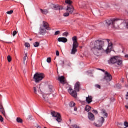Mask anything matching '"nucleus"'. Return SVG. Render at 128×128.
<instances>
[{
    "label": "nucleus",
    "mask_w": 128,
    "mask_h": 128,
    "mask_svg": "<svg viewBox=\"0 0 128 128\" xmlns=\"http://www.w3.org/2000/svg\"><path fill=\"white\" fill-rule=\"evenodd\" d=\"M108 48L104 50V42L100 40L96 41L94 44H91V50L95 56H102V54H109L112 50V43H110L108 40Z\"/></svg>",
    "instance_id": "1"
},
{
    "label": "nucleus",
    "mask_w": 128,
    "mask_h": 128,
    "mask_svg": "<svg viewBox=\"0 0 128 128\" xmlns=\"http://www.w3.org/2000/svg\"><path fill=\"white\" fill-rule=\"evenodd\" d=\"M108 62L109 64H117L119 66H122V60L120 59V58L117 56H114L111 58Z\"/></svg>",
    "instance_id": "2"
},
{
    "label": "nucleus",
    "mask_w": 128,
    "mask_h": 128,
    "mask_svg": "<svg viewBox=\"0 0 128 128\" xmlns=\"http://www.w3.org/2000/svg\"><path fill=\"white\" fill-rule=\"evenodd\" d=\"M74 42L72 48L71 52V54H76L78 52V38L74 36L72 38Z\"/></svg>",
    "instance_id": "3"
},
{
    "label": "nucleus",
    "mask_w": 128,
    "mask_h": 128,
    "mask_svg": "<svg viewBox=\"0 0 128 128\" xmlns=\"http://www.w3.org/2000/svg\"><path fill=\"white\" fill-rule=\"evenodd\" d=\"M44 78V74L36 73L34 77L36 82H40Z\"/></svg>",
    "instance_id": "4"
},
{
    "label": "nucleus",
    "mask_w": 128,
    "mask_h": 128,
    "mask_svg": "<svg viewBox=\"0 0 128 128\" xmlns=\"http://www.w3.org/2000/svg\"><path fill=\"white\" fill-rule=\"evenodd\" d=\"M52 116H53V118H56V120L58 122L59 124L62 122V116L60 113L56 112H52L51 113Z\"/></svg>",
    "instance_id": "5"
},
{
    "label": "nucleus",
    "mask_w": 128,
    "mask_h": 128,
    "mask_svg": "<svg viewBox=\"0 0 128 128\" xmlns=\"http://www.w3.org/2000/svg\"><path fill=\"white\" fill-rule=\"evenodd\" d=\"M112 76L110 74L107 72H105V76L104 78L102 79L101 80L102 82H104V80H106L107 82H112Z\"/></svg>",
    "instance_id": "6"
},
{
    "label": "nucleus",
    "mask_w": 128,
    "mask_h": 128,
    "mask_svg": "<svg viewBox=\"0 0 128 128\" xmlns=\"http://www.w3.org/2000/svg\"><path fill=\"white\" fill-rule=\"evenodd\" d=\"M104 122V117H102L98 120V124L94 123V126H96V128H102Z\"/></svg>",
    "instance_id": "7"
},
{
    "label": "nucleus",
    "mask_w": 128,
    "mask_h": 128,
    "mask_svg": "<svg viewBox=\"0 0 128 128\" xmlns=\"http://www.w3.org/2000/svg\"><path fill=\"white\" fill-rule=\"evenodd\" d=\"M50 8L52 10H64V8L60 6V5H56L52 4H50Z\"/></svg>",
    "instance_id": "8"
},
{
    "label": "nucleus",
    "mask_w": 128,
    "mask_h": 128,
    "mask_svg": "<svg viewBox=\"0 0 128 128\" xmlns=\"http://www.w3.org/2000/svg\"><path fill=\"white\" fill-rule=\"evenodd\" d=\"M116 22H118V20L114 19L111 20H107L105 22L104 26H110V24H112V26L114 27V24H116Z\"/></svg>",
    "instance_id": "9"
},
{
    "label": "nucleus",
    "mask_w": 128,
    "mask_h": 128,
    "mask_svg": "<svg viewBox=\"0 0 128 128\" xmlns=\"http://www.w3.org/2000/svg\"><path fill=\"white\" fill-rule=\"evenodd\" d=\"M68 90L69 94L73 96V98H78V94L76 93V91L74 90L72 88H70Z\"/></svg>",
    "instance_id": "10"
},
{
    "label": "nucleus",
    "mask_w": 128,
    "mask_h": 128,
    "mask_svg": "<svg viewBox=\"0 0 128 128\" xmlns=\"http://www.w3.org/2000/svg\"><path fill=\"white\" fill-rule=\"evenodd\" d=\"M66 10L70 14H72L74 10V8L72 5H69L68 6L67 9Z\"/></svg>",
    "instance_id": "11"
},
{
    "label": "nucleus",
    "mask_w": 128,
    "mask_h": 128,
    "mask_svg": "<svg viewBox=\"0 0 128 128\" xmlns=\"http://www.w3.org/2000/svg\"><path fill=\"white\" fill-rule=\"evenodd\" d=\"M42 27L46 28V30H52V28H50V24H48V23L46 22H43V25Z\"/></svg>",
    "instance_id": "12"
},
{
    "label": "nucleus",
    "mask_w": 128,
    "mask_h": 128,
    "mask_svg": "<svg viewBox=\"0 0 128 128\" xmlns=\"http://www.w3.org/2000/svg\"><path fill=\"white\" fill-rule=\"evenodd\" d=\"M74 90L76 92H80V82H77L74 86Z\"/></svg>",
    "instance_id": "13"
},
{
    "label": "nucleus",
    "mask_w": 128,
    "mask_h": 128,
    "mask_svg": "<svg viewBox=\"0 0 128 128\" xmlns=\"http://www.w3.org/2000/svg\"><path fill=\"white\" fill-rule=\"evenodd\" d=\"M88 116L89 120H91L92 122H94V120H96V118L94 117V114H92V113L89 112L88 114Z\"/></svg>",
    "instance_id": "14"
},
{
    "label": "nucleus",
    "mask_w": 128,
    "mask_h": 128,
    "mask_svg": "<svg viewBox=\"0 0 128 128\" xmlns=\"http://www.w3.org/2000/svg\"><path fill=\"white\" fill-rule=\"evenodd\" d=\"M58 80H60V84H66L65 78L64 76H59Z\"/></svg>",
    "instance_id": "15"
},
{
    "label": "nucleus",
    "mask_w": 128,
    "mask_h": 128,
    "mask_svg": "<svg viewBox=\"0 0 128 128\" xmlns=\"http://www.w3.org/2000/svg\"><path fill=\"white\" fill-rule=\"evenodd\" d=\"M58 42H64V44H66V42H68V40L66 38H58Z\"/></svg>",
    "instance_id": "16"
},
{
    "label": "nucleus",
    "mask_w": 128,
    "mask_h": 128,
    "mask_svg": "<svg viewBox=\"0 0 128 128\" xmlns=\"http://www.w3.org/2000/svg\"><path fill=\"white\" fill-rule=\"evenodd\" d=\"M46 34V29L44 27L41 26L40 28V34Z\"/></svg>",
    "instance_id": "17"
},
{
    "label": "nucleus",
    "mask_w": 128,
    "mask_h": 128,
    "mask_svg": "<svg viewBox=\"0 0 128 128\" xmlns=\"http://www.w3.org/2000/svg\"><path fill=\"white\" fill-rule=\"evenodd\" d=\"M86 102L88 104H91V102H92V96H88V97H86Z\"/></svg>",
    "instance_id": "18"
},
{
    "label": "nucleus",
    "mask_w": 128,
    "mask_h": 128,
    "mask_svg": "<svg viewBox=\"0 0 128 128\" xmlns=\"http://www.w3.org/2000/svg\"><path fill=\"white\" fill-rule=\"evenodd\" d=\"M40 10L42 14H45L46 16L50 12H48V10H42V9H40Z\"/></svg>",
    "instance_id": "19"
},
{
    "label": "nucleus",
    "mask_w": 128,
    "mask_h": 128,
    "mask_svg": "<svg viewBox=\"0 0 128 128\" xmlns=\"http://www.w3.org/2000/svg\"><path fill=\"white\" fill-rule=\"evenodd\" d=\"M54 88V87L52 85L49 86V89L48 90V94H50L52 92V90Z\"/></svg>",
    "instance_id": "20"
},
{
    "label": "nucleus",
    "mask_w": 128,
    "mask_h": 128,
    "mask_svg": "<svg viewBox=\"0 0 128 128\" xmlns=\"http://www.w3.org/2000/svg\"><path fill=\"white\" fill-rule=\"evenodd\" d=\"M0 112L1 114H3V116H4L5 118H6V110H4V108L0 109Z\"/></svg>",
    "instance_id": "21"
},
{
    "label": "nucleus",
    "mask_w": 128,
    "mask_h": 128,
    "mask_svg": "<svg viewBox=\"0 0 128 128\" xmlns=\"http://www.w3.org/2000/svg\"><path fill=\"white\" fill-rule=\"evenodd\" d=\"M91 108H92V107H90L89 106H86V111L88 112H89L90 111Z\"/></svg>",
    "instance_id": "22"
},
{
    "label": "nucleus",
    "mask_w": 128,
    "mask_h": 128,
    "mask_svg": "<svg viewBox=\"0 0 128 128\" xmlns=\"http://www.w3.org/2000/svg\"><path fill=\"white\" fill-rule=\"evenodd\" d=\"M69 106L70 108H74L76 106V103H74V102H72L70 103Z\"/></svg>",
    "instance_id": "23"
},
{
    "label": "nucleus",
    "mask_w": 128,
    "mask_h": 128,
    "mask_svg": "<svg viewBox=\"0 0 128 128\" xmlns=\"http://www.w3.org/2000/svg\"><path fill=\"white\" fill-rule=\"evenodd\" d=\"M66 3L67 4H68V6H72V1H71L70 0H66Z\"/></svg>",
    "instance_id": "24"
},
{
    "label": "nucleus",
    "mask_w": 128,
    "mask_h": 128,
    "mask_svg": "<svg viewBox=\"0 0 128 128\" xmlns=\"http://www.w3.org/2000/svg\"><path fill=\"white\" fill-rule=\"evenodd\" d=\"M17 122H18L19 124H22V120L20 118H18L16 119Z\"/></svg>",
    "instance_id": "25"
},
{
    "label": "nucleus",
    "mask_w": 128,
    "mask_h": 128,
    "mask_svg": "<svg viewBox=\"0 0 128 128\" xmlns=\"http://www.w3.org/2000/svg\"><path fill=\"white\" fill-rule=\"evenodd\" d=\"M26 58H28V53H26L25 54V56L24 58V64H26Z\"/></svg>",
    "instance_id": "26"
},
{
    "label": "nucleus",
    "mask_w": 128,
    "mask_h": 128,
    "mask_svg": "<svg viewBox=\"0 0 128 128\" xmlns=\"http://www.w3.org/2000/svg\"><path fill=\"white\" fill-rule=\"evenodd\" d=\"M43 98H44V100L46 102H48V98H46V96L44 95L43 96Z\"/></svg>",
    "instance_id": "27"
},
{
    "label": "nucleus",
    "mask_w": 128,
    "mask_h": 128,
    "mask_svg": "<svg viewBox=\"0 0 128 128\" xmlns=\"http://www.w3.org/2000/svg\"><path fill=\"white\" fill-rule=\"evenodd\" d=\"M43 98H44V100L46 102H48V98H46V96L44 95L43 96Z\"/></svg>",
    "instance_id": "28"
},
{
    "label": "nucleus",
    "mask_w": 128,
    "mask_h": 128,
    "mask_svg": "<svg viewBox=\"0 0 128 128\" xmlns=\"http://www.w3.org/2000/svg\"><path fill=\"white\" fill-rule=\"evenodd\" d=\"M34 48H38V46H40V42H36L34 44Z\"/></svg>",
    "instance_id": "29"
},
{
    "label": "nucleus",
    "mask_w": 128,
    "mask_h": 128,
    "mask_svg": "<svg viewBox=\"0 0 128 128\" xmlns=\"http://www.w3.org/2000/svg\"><path fill=\"white\" fill-rule=\"evenodd\" d=\"M8 62H11L12 60V56H8Z\"/></svg>",
    "instance_id": "30"
},
{
    "label": "nucleus",
    "mask_w": 128,
    "mask_h": 128,
    "mask_svg": "<svg viewBox=\"0 0 128 128\" xmlns=\"http://www.w3.org/2000/svg\"><path fill=\"white\" fill-rule=\"evenodd\" d=\"M7 14H14V10H11L10 11H8L6 12Z\"/></svg>",
    "instance_id": "31"
},
{
    "label": "nucleus",
    "mask_w": 128,
    "mask_h": 128,
    "mask_svg": "<svg viewBox=\"0 0 128 128\" xmlns=\"http://www.w3.org/2000/svg\"><path fill=\"white\" fill-rule=\"evenodd\" d=\"M64 16L66 18L68 16H70V14L68 12H66L64 14Z\"/></svg>",
    "instance_id": "32"
},
{
    "label": "nucleus",
    "mask_w": 128,
    "mask_h": 128,
    "mask_svg": "<svg viewBox=\"0 0 128 128\" xmlns=\"http://www.w3.org/2000/svg\"><path fill=\"white\" fill-rule=\"evenodd\" d=\"M47 62H48V64H50V62H52V58H48Z\"/></svg>",
    "instance_id": "33"
},
{
    "label": "nucleus",
    "mask_w": 128,
    "mask_h": 128,
    "mask_svg": "<svg viewBox=\"0 0 128 128\" xmlns=\"http://www.w3.org/2000/svg\"><path fill=\"white\" fill-rule=\"evenodd\" d=\"M60 64L64 68V61H60Z\"/></svg>",
    "instance_id": "34"
},
{
    "label": "nucleus",
    "mask_w": 128,
    "mask_h": 128,
    "mask_svg": "<svg viewBox=\"0 0 128 128\" xmlns=\"http://www.w3.org/2000/svg\"><path fill=\"white\" fill-rule=\"evenodd\" d=\"M63 36H68V32H66L62 34Z\"/></svg>",
    "instance_id": "35"
},
{
    "label": "nucleus",
    "mask_w": 128,
    "mask_h": 128,
    "mask_svg": "<svg viewBox=\"0 0 128 128\" xmlns=\"http://www.w3.org/2000/svg\"><path fill=\"white\" fill-rule=\"evenodd\" d=\"M25 46L26 48H30V44L28 43H26L25 44Z\"/></svg>",
    "instance_id": "36"
},
{
    "label": "nucleus",
    "mask_w": 128,
    "mask_h": 128,
    "mask_svg": "<svg viewBox=\"0 0 128 128\" xmlns=\"http://www.w3.org/2000/svg\"><path fill=\"white\" fill-rule=\"evenodd\" d=\"M124 126H126L125 128H128V122H124Z\"/></svg>",
    "instance_id": "37"
},
{
    "label": "nucleus",
    "mask_w": 128,
    "mask_h": 128,
    "mask_svg": "<svg viewBox=\"0 0 128 128\" xmlns=\"http://www.w3.org/2000/svg\"><path fill=\"white\" fill-rule=\"evenodd\" d=\"M16 34H18V32L16 31H14L13 32V36H16Z\"/></svg>",
    "instance_id": "38"
},
{
    "label": "nucleus",
    "mask_w": 128,
    "mask_h": 128,
    "mask_svg": "<svg viewBox=\"0 0 128 128\" xmlns=\"http://www.w3.org/2000/svg\"><path fill=\"white\" fill-rule=\"evenodd\" d=\"M0 121L1 122H4V118L2 116H0Z\"/></svg>",
    "instance_id": "39"
},
{
    "label": "nucleus",
    "mask_w": 128,
    "mask_h": 128,
    "mask_svg": "<svg viewBox=\"0 0 128 128\" xmlns=\"http://www.w3.org/2000/svg\"><path fill=\"white\" fill-rule=\"evenodd\" d=\"M60 34V31H56L55 32L54 36H58V34Z\"/></svg>",
    "instance_id": "40"
},
{
    "label": "nucleus",
    "mask_w": 128,
    "mask_h": 128,
    "mask_svg": "<svg viewBox=\"0 0 128 128\" xmlns=\"http://www.w3.org/2000/svg\"><path fill=\"white\" fill-rule=\"evenodd\" d=\"M34 94H36L38 88H36V87H34Z\"/></svg>",
    "instance_id": "41"
},
{
    "label": "nucleus",
    "mask_w": 128,
    "mask_h": 128,
    "mask_svg": "<svg viewBox=\"0 0 128 128\" xmlns=\"http://www.w3.org/2000/svg\"><path fill=\"white\" fill-rule=\"evenodd\" d=\"M2 108H4V106H2V103L0 102V110H2Z\"/></svg>",
    "instance_id": "42"
},
{
    "label": "nucleus",
    "mask_w": 128,
    "mask_h": 128,
    "mask_svg": "<svg viewBox=\"0 0 128 128\" xmlns=\"http://www.w3.org/2000/svg\"><path fill=\"white\" fill-rule=\"evenodd\" d=\"M72 128H80L79 126H78V125L74 124L72 126Z\"/></svg>",
    "instance_id": "43"
},
{
    "label": "nucleus",
    "mask_w": 128,
    "mask_h": 128,
    "mask_svg": "<svg viewBox=\"0 0 128 128\" xmlns=\"http://www.w3.org/2000/svg\"><path fill=\"white\" fill-rule=\"evenodd\" d=\"M93 112L94 114H98V111L96 110H93Z\"/></svg>",
    "instance_id": "44"
},
{
    "label": "nucleus",
    "mask_w": 128,
    "mask_h": 128,
    "mask_svg": "<svg viewBox=\"0 0 128 128\" xmlns=\"http://www.w3.org/2000/svg\"><path fill=\"white\" fill-rule=\"evenodd\" d=\"M56 56H60V52L58 51L56 52Z\"/></svg>",
    "instance_id": "45"
},
{
    "label": "nucleus",
    "mask_w": 128,
    "mask_h": 128,
    "mask_svg": "<svg viewBox=\"0 0 128 128\" xmlns=\"http://www.w3.org/2000/svg\"><path fill=\"white\" fill-rule=\"evenodd\" d=\"M96 86L97 88H99L100 90V86L98 85V84H96Z\"/></svg>",
    "instance_id": "46"
},
{
    "label": "nucleus",
    "mask_w": 128,
    "mask_h": 128,
    "mask_svg": "<svg viewBox=\"0 0 128 128\" xmlns=\"http://www.w3.org/2000/svg\"><path fill=\"white\" fill-rule=\"evenodd\" d=\"M98 70H101L102 72H106V70H102L100 68H98L97 69Z\"/></svg>",
    "instance_id": "47"
},
{
    "label": "nucleus",
    "mask_w": 128,
    "mask_h": 128,
    "mask_svg": "<svg viewBox=\"0 0 128 128\" xmlns=\"http://www.w3.org/2000/svg\"><path fill=\"white\" fill-rule=\"evenodd\" d=\"M74 110V112H78V108L75 107Z\"/></svg>",
    "instance_id": "48"
},
{
    "label": "nucleus",
    "mask_w": 128,
    "mask_h": 128,
    "mask_svg": "<svg viewBox=\"0 0 128 128\" xmlns=\"http://www.w3.org/2000/svg\"><path fill=\"white\" fill-rule=\"evenodd\" d=\"M126 100H128V92L127 93V94L126 95Z\"/></svg>",
    "instance_id": "49"
},
{
    "label": "nucleus",
    "mask_w": 128,
    "mask_h": 128,
    "mask_svg": "<svg viewBox=\"0 0 128 128\" xmlns=\"http://www.w3.org/2000/svg\"><path fill=\"white\" fill-rule=\"evenodd\" d=\"M104 116H106V118H108V113H106Z\"/></svg>",
    "instance_id": "50"
},
{
    "label": "nucleus",
    "mask_w": 128,
    "mask_h": 128,
    "mask_svg": "<svg viewBox=\"0 0 128 128\" xmlns=\"http://www.w3.org/2000/svg\"><path fill=\"white\" fill-rule=\"evenodd\" d=\"M125 107L126 108L128 109V106H125Z\"/></svg>",
    "instance_id": "51"
},
{
    "label": "nucleus",
    "mask_w": 128,
    "mask_h": 128,
    "mask_svg": "<svg viewBox=\"0 0 128 128\" xmlns=\"http://www.w3.org/2000/svg\"><path fill=\"white\" fill-rule=\"evenodd\" d=\"M6 44H12L10 42H6Z\"/></svg>",
    "instance_id": "52"
},
{
    "label": "nucleus",
    "mask_w": 128,
    "mask_h": 128,
    "mask_svg": "<svg viewBox=\"0 0 128 128\" xmlns=\"http://www.w3.org/2000/svg\"><path fill=\"white\" fill-rule=\"evenodd\" d=\"M126 28H128V24H126Z\"/></svg>",
    "instance_id": "53"
},
{
    "label": "nucleus",
    "mask_w": 128,
    "mask_h": 128,
    "mask_svg": "<svg viewBox=\"0 0 128 128\" xmlns=\"http://www.w3.org/2000/svg\"><path fill=\"white\" fill-rule=\"evenodd\" d=\"M37 128H42L40 126H38Z\"/></svg>",
    "instance_id": "54"
},
{
    "label": "nucleus",
    "mask_w": 128,
    "mask_h": 128,
    "mask_svg": "<svg viewBox=\"0 0 128 128\" xmlns=\"http://www.w3.org/2000/svg\"><path fill=\"white\" fill-rule=\"evenodd\" d=\"M104 114H106V111L103 112Z\"/></svg>",
    "instance_id": "55"
},
{
    "label": "nucleus",
    "mask_w": 128,
    "mask_h": 128,
    "mask_svg": "<svg viewBox=\"0 0 128 128\" xmlns=\"http://www.w3.org/2000/svg\"><path fill=\"white\" fill-rule=\"evenodd\" d=\"M30 42H32V40L30 39Z\"/></svg>",
    "instance_id": "56"
},
{
    "label": "nucleus",
    "mask_w": 128,
    "mask_h": 128,
    "mask_svg": "<svg viewBox=\"0 0 128 128\" xmlns=\"http://www.w3.org/2000/svg\"><path fill=\"white\" fill-rule=\"evenodd\" d=\"M121 125L122 126V124H121Z\"/></svg>",
    "instance_id": "57"
}]
</instances>
